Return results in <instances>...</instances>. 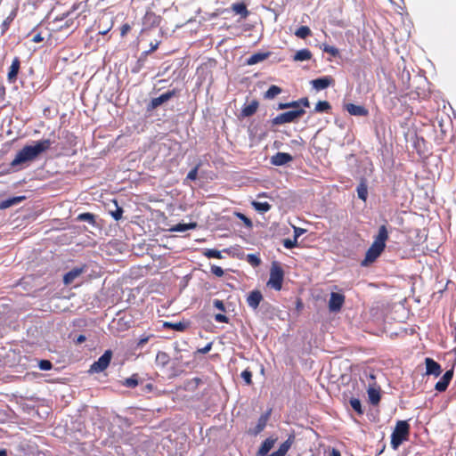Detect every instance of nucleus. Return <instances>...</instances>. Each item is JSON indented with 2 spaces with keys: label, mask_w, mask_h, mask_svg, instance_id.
I'll return each instance as SVG.
<instances>
[{
  "label": "nucleus",
  "mask_w": 456,
  "mask_h": 456,
  "mask_svg": "<svg viewBox=\"0 0 456 456\" xmlns=\"http://www.w3.org/2000/svg\"><path fill=\"white\" fill-rule=\"evenodd\" d=\"M388 240V232L385 224L379 228L378 234L365 254L364 259L362 261V266H367L376 261L386 248V241Z\"/></svg>",
  "instance_id": "1"
},
{
  "label": "nucleus",
  "mask_w": 456,
  "mask_h": 456,
  "mask_svg": "<svg viewBox=\"0 0 456 456\" xmlns=\"http://www.w3.org/2000/svg\"><path fill=\"white\" fill-rule=\"evenodd\" d=\"M52 142L49 139L41 140L36 142L35 145L24 146L15 156L11 165L12 167L18 166L21 163L31 161L35 159L40 153L47 151Z\"/></svg>",
  "instance_id": "2"
},
{
  "label": "nucleus",
  "mask_w": 456,
  "mask_h": 456,
  "mask_svg": "<svg viewBox=\"0 0 456 456\" xmlns=\"http://www.w3.org/2000/svg\"><path fill=\"white\" fill-rule=\"evenodd\" d=\"M410 424L406 420H398L391 435V446L397 450L399 446L409 439Z\"/></svg>",
  "instance_id": "3"
},
{
  "label": "nucleus",
  "mask_w": 456,
  "mask_h": 456,
  "mask_svg": "<svg viewBox=\"0 0 456 456\" xmlns=\"http://www.w3.org/2000/svg\"><path fill=\"white\" fill-rule=\"evenodd\" d=\"M284 280V271L281 266L280 263L273 262L270 269V277L266 283V286L280 291L282 289V283Z\"/></svg>",
  "instance_id": "4"
},
{
  "label": "nucleus",
  "mask_w": 456,
  "mask_h": 456,
  "mask_svg": "<svg viewBox=\"0 0 456 456\" xmlns=\"http://www.w3.org/2000/svg\"><path fill=\"white\" fill-rule=\"evenodd\" d=\"M305 113L304 109L286 111L279 114L272 119V124L274 126L282 125L285 123H291L297 121Z\"/></svg>",
  "instance_id": "5"
},
{
  "label": "nucleus",
  "mask_w": 456,
  "mask_h": 456,
  "mask_svg": "<svg viewBox=\"0 0 456 456\" xmlns=\"http://www.w3.org/2000/svg\"><path fill=\"white\" fill-rule=\"evenodd\" d=\"M180 94V90L174 88L172 90H169L162 94H160L159 97L152 98L148 105V110H155L161 104L167 102L171 98L175 96H178Z\"/></svg>",
  "instance_id": "6"
},
{
  "label": "nucleus",
  "mask_w": 456,
  "mask_h": 456,
  "mask_svg": "<svg viewBox=\"0 0 456 456\" xmlns=\"http://www.w3.org/2000/svg\"><path fill=\"white\" fill-rule=\"evenodd\" d=\"M111 357L112 352L110 350H106L104 354L91 365L90 371L99 373L105 370L110 363Z\"/></svg>",
  "instance_id": "7"
},
{
  "label": "nucleus",
  "mask_w": 456,
  "mask_h": 456,
  "mask_svg": "<svg viewBox=\"0 0 456 456\" xmlns=\"http://www.w3.org/2000/svg\"><path fill=\"white\" fill-rule=\"evenodd\" d=\"M345 296L341 293L331 292L329 300V309L330 312H338L345 303Z\"/></svg>",
  "instance_id": "8"
},
{
  "label": "nucleus",
  "mask_w": 456,
  "mask_h": 456,
  "mask_svg": "<svg viewBox=\"0 0 456 456\" xmlns=\"http://www.w3.org/2000/svg\"><path fill=\"white\" fill-rule=\"evenodd\" d=\"M160 16L157 15L154 12L149 10L145 12L142 18V24L145 28H151L159 25Z\"/></svg>",
  "instance_id": "9"
},
{
  "label": "nucleus",
  "mask_w": 456,
  "mask_h": 456,
  "mask_svg": "<svg viewBox=\"0 0 456 456\" xmlns=\"http://www.w3.org/2000/svg\"><path fill=\"white\" fill-rule=\"evenodd\" d=\"M426 375L438 377L442 373L441 365L434 359L427 357L425 359Z\"/></svg>",
  "instance_id": "10"
},
{
  "label": "nucleus",
  "mask_w": 456,
  "mask_h": 456,
  "mask_svg": "<svg viewBox=\"0 0 456 456\" xmlns=\"http://www.w3.org/2000/svg\"><path fill=\"white\" fill-rule=\"evenodd\" d=\"M334 82H335V80L332 77L325 76V77H322L312 80L311 84L315 90L321 91V90L326 89L327 87L334 85Z\"/></svg>",
  "instance_id": "11"
},
{
  "label": "nucleus",
  "mask_w": 456,
  "mask_h": 456,
  "mask_svg": "<svg viewBox=\"0 0 456 456\" xmlns=\"http://www.w3.org/2000/svg\"><path fill=\"white\" fill-rule=\"evenodd\" d=\"M269 416H270V411L262 414L259 417L256 427L253 428H249L248 431V434L251 435V436H257L258 434H260L266 427L268 419H269Z\"/></svg>",
  "instance_id": "12"
},
{
  "label": "nucleus",
  "mask_w": 456,
  "mask_h": 456,
  "mask_svg": "<svg viewBox=\"0 0 456 456\" xmlns=\"http://www.w3.org/2000/svg\"><path fill=\"white\" fill-rule=\"evenodd\" d=\"M452 377L453 369L445 371L441 379L438 382H436L435 386L436 390H437L438 392H444L447 389L450 382L452 381Z\"/></svg>",
  "instance_id": "13"
},
{
  "label": "nucleus",
  "mask_w": 456,
  "mask_h": 456,
  "mask_svg": "<svg viewBox=\"0 0 456 456\" xmlns=\"http://www.w3.org/2000/svg\"><path fill=\"white\" fill-rule=\"evenodd\" d=\"M20 69V60L19 57H14L7 73V80L9 83H14L17 80Z\"/></svg>",
  "instance_id": "14"
},
{
  "label": "nucleus",
  "mask_w": 456,
  "mask_h": 456,
  "mask_svg": "<svg viewBox=\"0 0 456 456\" xmlns=\"http://www.w3.org/2000/svg\"><path fill=\"white\" fill-rule=\"evenodd\" d=\"M344 108L352 116L366 117L369 115V110L361 105L346 103Z\"/></svg>",
  "instance_id": "15"
},
{
  "label": "nucleus",
  "mask_w": 456,
  "mask_h": 456,
  "mask_svg": "<svg viewBox=\"0 0 456 456\" xmlns=\"http://www.w3.org/2000/svg\"><path fill=\"white\" fill-rule=\"evenodd\" d=\"M294 440H295V436L290 435L288 437V439L280 445V447L277 451L272 452L270 455H267V456H285L286 453L290 449L291 445L293 444Z\"/></svg>",
  "instance_id": "16"
},
{
  "label": "nucleus",
  "mask_w": 456,
  "mask_h": 456,
  "mask_svg": "<svg viewBox=\"0 0 456 456\" xmlns=\"http://www.w3.org/2000/svg\"><path fill=\"white\" fill-rule=\"evenodd\" d=\"M263 300L262 293L256 289L251 291L247 297V303L249 307L256 310L258 308L260 302Z\"/></svg>",
  "instance_id": "17"
},
{
  "label": "nucleus",
  "mask_w": 456,
  "mask_h": 456,
  "mask_svg": "<svg viewBox=\"0 0 456 456\" xmlns=\"http://www.w3.org/2000/svg\"><path fill=\"white\" fill-rule=\"evenodd\" d=\"M277 441V437L270 436L266 438L260 445L257 455L258 456H265L271 451V449L274 446Z\"/></svg>",
  "instance_id": "18"
},
{
  "label": "nucleus",
  "mask_w": 456,
  "mask_h": 456,
  "mask_svg": "<svg viewBox=\"0 0 456 456\" xmlns=\"http://www.w3.org/2000/svg\"><path fill=\"white\" fill-rule=\"evenodd\" d=\"M293 158L290 154L286 152H277L271 159V163L274 166H282L290 161H292Z\"/></svg>",
  "instance_id": "19"
},
{
  "label": "nucleus",
  "mask_w": 456,
  "mask_h": 456,
  "mask_svg": "<svg viewBox=\"0 0 456 456\" xmlns=\"http://www.w3.org/2000/svg\"><path fill=\"white\" fill-rule=\"evenodd\" d=\"M259 107L257 100H252L248 104H245L241 110V116L244 118L253 116Z\"/></svg>",
  "instance_id": "20"
},
{
  "label": "nucleus",
  "mask_w": 456,
  "mask_h": 456,
  "mask_svg": "<svg viewBox=\"0 0 456 456\" xmlns=\"http://www.w3.org/2000/svg\"><path fill=\"white\" fill-rule=\"evenodd\" d=\"M83 268H73L72 270H70L69 272H68L67 273H65L64 277H63V282L65 285H69L71 284L75 279H77L78 276H80L83 273Z\"/></svg>",
  "instance_id": "21"
},
{
  "label": "nucleus",
  "mask_w": 456,
  "mask_h": 456,
  "mask_svg": "<svg viewBox=\"0 0 456 456\" xmlns=\"http://www.w3.org/2000/svg\"><path fill=\"white\" fill-rule=\"evenodd\" d=\"M231 9L236 14H240L241 18L246 19L249 15V12L245 3H234L232 4Z\"/></svg>",
  "instance_id": "22"
},
{
  "label": "nucleus",
  "mask_w": 456,
  "mask_h": 456,
  "mask_svg": "<svg viewBox=\"0 0 456 456\" xmlns=\"http://www.w3.org/2000/svg\"><path fill=\"white\" fill-rule=\"evenodd\" d=\"M25 199H26L25 196H16V197H12V198L4 200L0 202V209H5L13 205H17V204L22 202Z\"/></svg>",
  "instance_id": "23"
},
{
  "label": "nucleus",
  "mask_w": 456,
  "mask_h": 456,
  "mask_svg": "<svg viewBox=\"0 0 456 456\" xmlns=\"http://www.w3.org/2000/svg\"><path fill=\"white\" fill-rule=\"evenodd\" d=\"M270 53H256L252 54L248 60L247 64L248 65H255L258 62H261L265 60H266L270 56Z\"/></svg>",
  "instance_id": "24"
},
{
  "label": "nucleus",
  "mask_w": 456,
  "mask_h": 456,
  "mask_svg": "<svg viewBox=\"0 0 456 456\" xmlns=\"http://www.w3.org/2000/svg\"><path fill=\"white\" fill-rule=\"evenodd\" d=\"M368 397H369V402L372 404V405H378L380 402V392L379 389H376L374 387H369L368 388Z\"/></svg>",
  "instance_id": "25"
},
{
  "label": "nucleus",
  "mask_w": 456,
  "mask_h": 456,
  "mask_svg": "<svg viewBox=\"0 0 456 456\" xmlns=\"http://www.w3.org/2000/svg\"><path fill=\"white\" fill-rule=\"evenodd\" d=\"M163 326L165 328H168L176 331H184L188 328V323L185 322H164Z\"/></svg>",
  "instance_id": "26"
},
{
  "label": "nucleus",
  "mask_w": 456,
  "mask_h": 456,
  "mask_svg": "<svg viewBox=\"0 0 456 456\" xmlns=\"http://www.w3.org/2000/svg\"><path fill=\"white\" fill-rule=\"evenodd\" d=\"M313 54L308 49H301L296 53L293 57V60L296 61H308L312 58Z\"/></svg>",
  "instance_id": "27"
},
{
  "label": "nucleus",
  "mask_w": 456,
  "mask_h": 456,
  "mask_svg": "<svg viewBox=\"0 0 456 456\" xmlns=\"http://www.w3.org/2000/svg\"><path fill=\"white\" fill-rule=\"evenodd\" d=\"M170 362V357L167 353L163 351H159L156 355V364L158 366L165 367Z\"/></svg>",
  "instance_id": "28"
},
{
  "label": "nucleus",
  "mask_w": 456,
  "mask_h": 456,
  "mask_svg": "<svg viewBox=\"0 0 456 456\" xmlns=\"http://www.w3.org/2000/svg\"><path fill=\"white\" fill-rule=\"evenodd\" d=\"M331 110V105L328 101H319L314 107V111L319 113H328Z\"/></svg>",
  "instance_id": "29"
},
{
  "label": "nucleus",
  "mask_w": 456,
  "mask_h": 456,
  "mask_svg": "<svg viewBox=\"0 0 456 456\" xmlns=\"http://www.w3.org/2000/svg\"><path fill=\"white\" fill-rule=\"evenodd\" d=\"M197 224L196 223H189V224H177L175 226H173L170 231L171 232H183L191 229L196 228Z\"/></svg>",
  "instance_id": "30"
},
{
  "label": "nucleus",
  "mask_w": 456,
  "mask_h": 456,
  "mask_svg": "<svg viewBox=\"0 0 456 456\" xmlns=\"http://www.w3.org/2000/svg\"><path fill=\"white\" fill-rule=\"evenodd\" d=\"M281 93V88L278 86L273 85L269 87V89L265 93V99H273L278 94Z\"/></svg>",
  "instance_id": "31"
},
{
  "label": "nucleus",
  "mask_w": 456,
  "mask_h": 456,
  "mask_svg": "<svg viewBox=\"0 0 456 456\" xmlns=\"http://www.w3.org/2000/svg\"><path fill=\"white\" fill-rule=\"evenodd\" d=\"M252 206L256 211L260 213L268 212L272 208V206L268 202L260 201H253Z\"/></svg>",
  "instance_id": "32"
},
{
  "label": "nucleus",
  "mask_w": 456,
  "mask_h": 456,
  "mask_svg": "<svg viewBox=\"0 0 456 456\" xmlns=\"http://www.w3.org/2000/svg\"><path fill=\"white\" fill-rule=\"evenodd\" d=\"M138 378V374H133L130 378H127L122 381V385L129 388H134L139 384Z\"/></svg>",
  "instance_id": "33"
},
{
  "label": "nucleus",
  "mask_w": 456,
  "mask_h": 456,
  "mask_svg": "<svg viewBox=\"0 0 456 456\" xmlns=\"http://www.w3.org/2000/svg\"><path fill=\"white\" fill-rule=\"evenodd\" d=\"M77 219L78 221L87 222V223H89L90 224H93V225L95 224V216L92 213H82V214H79L77 216Z\"/></svg>",
  "instance_id": "34"
},
{
  "label": "nucleus",
  "mask_w": 456,
  "mask_h": 456,
  "mask_svg": "<svg viewBox=\"0 0 456 456\" xmlns=\"http://www.w3.org/2000/svg\"><path fill=\"white\" fill-rule=\"evenodd\" d=\"M311 29L307 26H301L295 32V35L302 39L306 38L307 37L311 36Z\"/></svg>",
  "instance_id": "35"
},
{
  "label": "nucleus",
  "mask_w": 456,
  "mask_h": 456,
  "mask_svg": "<svg viewBox=\"0 0 456 456\" xmlns=\"http://www.w3.org/2000/svg\"><path fill=\"white\" fill-rule=\"evenodd\" d=\"M203 255L208 258L221 259L223 257L221 252L215 248L205 249V251L203 252Z\"/></svg>",
  "instance_id": "36"
},
{
  "label": "nucleus",
  "mask_w": 456,
  "mask_h": 456,
  "mask_svg": "<svg viewBox=\"0 0 456 456\" xmlns=\"http://www.w3.org/2000/svg\"><path fill=\"white\" fill-rule=\"evenodd\" d=\"M351 407L359 414L362 415L363 413V410L362 408V404L359 399L351 398L350 401Z\"/></svg>",
  "instance_id": "37"
},
{
  "label": "nucleus",
  "mask_w": 456,
  "mask_h": 456,
  "mask_svg": "<svg viewBox=\"0 0 456 456\" xmlns=\"http://www.w3.org/2000/svg\"><path fill=\"white\" fill-rule=\"evenodd\" d=\"M114 203H115L116 209L110 210V213L111 216L114 218V220L118 221L122 218V215H123L124 211H123V208L118 205L116 200L114 201Z\"/></svg>",
  "instance_id": "38"
},
{
  "label": "nucleus",
  "mask_w": 456,
  "mask_h": 456,
  "mask_svg": "<svg viewBox=\"0 0 456 456\" xmlns=\"http://www.w3.org/2000/svg\"><path fill=\"white\" fill-rule=\"evenodd\" d=\"M247 261L254 267H256L261 264V259L255 254L247 255Z\"/></svg>",
  "instance_id": "39"
},
{
  "label": "nucleus",
  "mask_w": 456,
  "mask_h": 456,
  "mask_svg": "<svg viewBox=\"0 0 456 456\" xmlns=\"http://www.w3.org/2000/svg\"><path fill=\"white\" fill-rule=\"evenodd\" d=\"M323 51L327 53H330L332 57L339 56V51L335 46L324 45Z\"/></svg>",
  "instance_id": "40"
},
{
  "label": "nucleus",
  "mask_w": 456,
  "mask_h": 456,
  "mask_svg": "<svg viewBox=\"0 0 456 456\" xmlns=\"http://www.w3.org/2000/svg\"><path fill=\"white\" fill-rule=\"evenodd\" d=\"M298 107H299L298 101H293V102H286V103H279V105H278L279 110H285V109H289V108H295V109L298 110L297 109Z\"/></svg>",
  "instance_id": "41"
},
{
  "label": "nucleus",
  "mask_w": 456,
  "mask_h": 456,
  "mask_svg": "<svg viewBox=\"0 0 456 456\" xmlns=\"http://www.w3.org/2000/svg\"><path fill=\"white\" fill-rule=\"evenodd\" d=\"M103 19H101L99 20V24H98V28H99V34L100 35H106L111 28H112V26H113V21L110 20V24L109 26H103L102 27V22Z\"/></svg>",
  "instance_id": "42"
},
{
  "label": "nucleus",
  "mask_w": 456,
  "mask_h": 456,
  "mask_svg": "<svg viewBox=\"0 0 456 456\" xmlns=\"http://www.w3.org/2000/svg\"><path fill=\"white\" fill-rule=\"evenodd\" d=\"M240 376L247 385L252 384V372L248 369L244 370Z\"/></svg>",
  "instance_id": "43"
},
{
  "label": "nucleus",
  "mask_w": 456,
  "mask_h": 456,
  "mask_svg": "<svg viewBox=\"0 0 456 456\" xmlns=\"http://www.w3.org/2000/svg\"><path fill=\"white\" fill-rule=\"evenodd\" d=\"M200 164L199 163L192 169H191L189 171V173L187 174L186 179L191 180V181H195L198 176V170L200 168Z\"/></svg>",
  "instance_id": "44"
},
{
  "label": "nucleus",
  "mask_w": 456,
  "mask_h": 456,
  "mask_svg": "<svg viewBox=\"0 0 456 456\" xmlns=\"http://www.w3.org/2000/svg\"><path fill=\"white\" fill-rule=\"evenodd\" d=\"M282 244H283V246L286 248L291 249V248H293L297 246V240H296V239H293V240L285 239V240H283Z\"/></svg>",
  "instance_id": "45"
},
{
  "label": "nucleus",
  "mask_w": 456,
  "mask_h": 456,
  "mask_svg": "<svg viewBox=\"0 0 456 456\" xmlns=\"http://www.w3.org/2000/svg\"><path fill=\"white\" fill-rule=\"evenodd\" d=\"M38 366L42 370H50L53 368V364L49 360H41Z\"/></svg>",
  "instance_id": "46"
},
{
  "label": "nucleus",
  "mask_w": 456,
  "mask_h": 456,
  "mask_svg": "<svg viewBox=\"0 0 456 456\" xmlns=\"http://www.w3.org/2000/svg\"><path fill=\"white\" fill-rule=\"evenodd\" d=\"M357 193H358L359 199H361L362 200H366L368 191H367V188L364 185H362L357 188Z\"/></svg>",
  "instance_id": "47"
},
{
  "label": "nucleus",
  "mask_w": 456,
  "mask_h": 456,
  "mask_svg": "<svg viewBox=\"0 0 456 456\" xmlns=\"http://www.w3.org/2000/svg\"><path fill=\"white\" fill-rule=\"evenodd\" d=\"M211 273L214 275H216V277H222L224 273L222 267L215 265H211Z\"/></svg>",
  "instance_id": "48"
},
{
  "label": "nucleus",
  "mask_w": 456,
  "mask_h": 456,
  "mask_svg": "<svg viewBox=\"0 0 456 456\" xmlns=\"http://www.w3.org/2000/svg\"><path fill=\"white\" fill-rule=\"evenodd\" d=\"M74 24V20L72 19H69L67 20L62 25H60L58 28H57V30H63V29H66V28H70L72 25Z\"/></svg>",
  "instance_id": "49"
},
{
  "label": "nucleus",
  "mask_w": 456,
  "mask_h": 456,
  "mask_svg": "<svg viewBox=\"0 0 456 456\" xmlns=\"http://www.w3.org/2000/svg\"><path fill=\"white\" fill-rule=\"evenodd\" d=\"M131 30V26L128 23H125L120 28V36L122 37H126V34Z\"/></svg>",
  "instance_id": "50"
},
{
  "label": "nucleus",
  "mask_w": 456,
  "mask_h": 456,
  "mask_svg": "<svg viewBox=\"0 0 456 456\" xmlns=\"http://www.w3.org/2000/svg\"><path fill=\"white\" fill-rule=\"evenodd\" d=\"M213 305L216 308L220 310L221 312H225V306L222 300L220 299H215L213 302Z\"/></svg>",
  "instance_id": "51"
},
{
  "label": "nucleus",
  "mask_w": 456,
  "mask_h": 456,
  "mask_svg": "<svg viewBox=\"0 0 456 456\" xmlns=\"http://www.w3.org/2000/svg\"><path fill=\"white\" fill-rule=\"evenodd\" d=\"M237 216L242 220L244 222V224L248 226V227H251L252 226V222L249 218H248L245 215L241 214V213H237Z\"/></svg>",
  "instance_id": "52"
},
{
  "label": "nucleus",
  "mask_w": 456,
  "mask_h": 456,
  "mask_svg": "<svg viewBox=\"0 0 456 456\" xmlns=\"http://www.w3.org/2000/svg\"><path fill=\"white\" fill-rule=\"evenodd\" d=\"M215 320L218 322H224V323H227L229 322V318L223 314H216L215 315Z\"/></svg>",
  "instance_id": "53"
},
{
  "label": "nucleus",
  "mask_w": 456,
  "mask_h": 456,
  "mask_svg": "<svg viewBox=\"0 0 456 456\" xmlns=\"http://www.w3.org/2000/svg\"><path fill=\"white\" fill-rule=\"evenodd\" d=\"M211 348H212V343H208L204 347L199 348L197 350V352L200 354H205L208 353L211 350Z\"/></svg>",
  "instance_id": "54"
},
{
  "label": "nucleus",
  "mask_w": 456,
  "mask_h": 456,
  "mask_svg": "<svg viewBox=\"0 0 456 456\" xmlns=\"http://www.w3.org/2000/svg\"><path fill=\"white\" fill-rule=\"evenodd\" d=\"M149 338H150L149 336L140 338V339L137 342V346L142 347L149 341Z\"/></svg>",
  "instance_id": "55"
},
{
  "label": "nucleus",
  "mask_w": 456,
  "mask_h": 456,
  "mask_svg": "<svg viewBox=\"0 0 456 456\" xmlns=\"http://www.w3.org/2000/svg\"><path fill=\"white\" fill-rule=\"evenodd\" d=\"M305 232V230L298 227H294V239L297 240Z\"/></svg>",
  "instance_id": "56"
},
{
  "label": "nucleus",
  "mask_w": 456,
  "mask_h": 456,
  "mask_svg": "<svg viewBox=\"0 0 456 456\" xmlns=\"http://www.w3.org/2000/svg\"><path fill=\"white\" fill-rule=\"evenodd\" d=\"M31 40L34 43H41L44 41V37H42L41 33H37L33 36Z\"/></svg>",
  "instance_id": "57"
},
{
  "label": "nucleus",
  "mask_w": 456,
  "mask_h": 456,
  "mask_svg": "<svg viewBox=\"0 0 456 456\" xmlns=\"http://www.w3.org/2000/svg\"><path fill=\"white\" fill-rule=\"evenodd\" d=\"M298 102H299V106L302 105L304 107H309L310 106V102H309V100L307 97H303V98H300L298 100Z\"/></svg>",
  "instance_id": "58"
},
{
  "label": "nucleus",
  "mask_w": 456,
  "mask_h": 456,
  "mask_svg": "<svg viewBox=\"0 0 456 456\" xmlns=\"http://www.w3.org/2000/svg\"><path fill=\"white\" fill-rule=\"evenodd\" d=\"M13 17L9 16L2 24V27L4 28V30H6L9 27L10 22L12 20Z\"/></svg>",
  "instance_id": "59"
},
{
  "label": "nucleus",
  "mask_w": 456,
  "mask_h": 456,
  "mask_svg": "<svg viewBox=\"0 0 456 456\" xmlns=\"http://www.w3.org/2000/svg\"><path fill=\"white\" fill-rule=\"evenodd\" d=\"M86 340V338L85 335H79L77 338V344H81L83 342H85Z\"/></svg>",
  "instance_id": "60"
},
{
  "label": "nucleus",
  "mask_w": 456,
  "mask_h": 456,
  "mask_svg": "<svg viewBox=\"0 0 456 456\" xmlns=\"http://www.w3.org/2000/svg\"><path fill=\"white\" fill-rule=\"evenodd\" d=\"M330 456H341V454L338 450L333 448L330 452Z\"/></svg>",
  "instance_id": "61"
},
{
  "label": "nucleus",
  "mask_w": 456,
  "mask_h": 456,
  "mask_svg": "<svg viewBox=\"0 0 456 456\" xmlns=\"http://www.w3.org/2000/svg\"><path fill=\"white\" fill-rule=\"evenodd\" d=\"M67 16H68V13L63 14L61 18L57 17L55 19V21H61V20H64V18H66Z\"/></svg>",
  "instance_id": "62"
},
{
  "label": "nucleus",
  "mask_w": 456,
  "mask_h": 456,
  "mask_svg": "<svg viewBox=\"0 0 456 456\" xmlns=\"http://www.w3.org/2000/svg\"><path fill=\"white\" fill-rule=\"evenodd\" d=\"M452 335L454 338V341L456 342V325L453 327Z\"/></svg>",
  "instance_id": "63"
},
{
  "label": "nucleus",
  "mask_w": 456,
  "mask_h": 456,
  "mask_svg": "<svg viewBox=\"0 0 456 456\" xmlns=\"http://www.w3.org/2000/svg\"><path fill=\"white\" fill-rule=\"evenodd\" d=\"M0 456H6V452L4 450H0Z\"/></svg>",
  "instance_id": "64"
}]
</instances>
